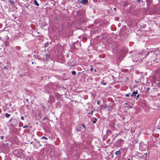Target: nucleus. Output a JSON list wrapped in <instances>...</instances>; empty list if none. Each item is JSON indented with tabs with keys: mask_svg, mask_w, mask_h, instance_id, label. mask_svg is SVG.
Here are the masks:
<instances>
[{
	"mask_svg": "<svg viewBox=\"0 0 160 160\" xmlns=\"http://www.w3.org/2000/svg\"><path fill=\"white\" fill-rule=\"evenodd\" d=\"M85 129V126L83 124H80L77 127V130L80 132H83Z\"/></svg>",
	"mask_w": 160,
	"mask_h": 160,
	"instance_id": "nucleus-1",
	"label": "nucleus"
},
{
	"mask_svg": "<svg viewBox=\"0 0 160 160\" xmlns=\"http://www.w3.org/2000/svg\"><path fill=\"white\" fill-rule=\"evenodd\" d=\"M126 51L125 50H122L119 52V59L122 58L124 57L126 53Z\"/></svg>",
	"mask_w": 160,
	"mask_h": 160,
	"instance_id": "nucleus-2",
	"label": "nucleus"
},
{
	"mask_svg": "<svg viewBox=\"0 0 160 160\" xmlns=\"http://www.w3.org/2000/svg\"><path fill=\"white\" fill-rule=\"evenodd\" d=\"M33 143V147L34 148H37V146L38 144H39V142H38V141H37L35 139V141L33 142H30V144H32Z\"/></svg>",
	"mask_w": 160,
	"mask_h": 160,
	"instance_id": "nucleus-3",
	"label": "nucleus"
},
{
	"mask_svg": "<svg viewBox=\"0 0 160 160\" xmlns=\"http://www.w3.org/2000/svg\"><path fill=\"white\" fill-rule=\"evenodd\" d=\"M79 2L82 4H86L88 2V1L87 0H83L80 1Z\"/></svg>",
	"mask_w": 160,
	"mask_h": 160,
	"instance_id": "nucleus-4",
	"label": "nucleus"
},
{
	"mask_svg": "<svg viewBox=\"0 0 160 160\" xmlns=\"http://www.w3.org/2000/svg\"><path fill=\"white\" fill-rule=\"evenodd\" d=\"M138 93L137 90L136 91H134L132 93V94L131 95L132 97H135L136 96V94H137Z\"/></svg>",
	"mask_w": 160,
	"mask_h": 160,
	"instance_id": "nucleus-5",
	"label": "nucleus"
},
{
	"mask_svg": "<svg viewBox=\"0 0 160 160\" xmlns=\"http://www.w3.org/2000/svg\"><path fill=\"white\" fill-rule=\"evenodd\" d=\"M33 4L36 6H39V4L38 3L36 0L33 1Z\"/></svg>",
	"mask_w": 160,
	"mask_h": 160,
	"instance_id": "nucleus-6",
	"label": "nucleus"
},
{
	"mask_svg": "<svg viewBox=\"0 0 160 160\" xmlns=\"http://www.w3.org/2000/svg\"><path fill=\"white\" fill-rule=\"evenodd\" d=\"M5 116L6 117L8 118L10 116V114L6 113H5Z\"/></svg>",
	"mask_w": 160,
	"mask_h": 160,
	"instance_id": "nucleus-7",
	"label": "nucleus"
},
{
	"mask_svg": "<svg viewBox=\"0 0 160 160\" xmlns=\"http://www.w3.org/2000/svg\"><path fill=\"white\" fill-rule=\"evenodd\" d=\"M49 43L48 42H46L44 44V46L45 47H48V46Z\"/></svg>",
	"mask_w": 160,
	"mask_h": 160,
	"instance_id": "nucleus-8",
	"label": "nucleus"
},
{
	"mask_svg": "<svg viewBox=\"0 0 160 160\" xmlns=\"http://www.w3.org/2000/svg\"><path fill=\"white\" fill-rule=\"evenodd\" d=\"M119 153H120V151L119 150L117 151L116 152H115V154L116 155H118V154H119Z\"/></svg>",
	"mask_w": 160,
	"mask_h": 160,
	"instance_id": "nucleus-9",
	"label": "nucleus"
},
{
	"mask_svg": "<svg viewBox=\"0 0 160 160\" xmlns=\"http://www.w3.org/2000/svg\"><path fill=\"white\" fill-rule=\"evenodd\" d=\"M41 139H45V140H47L48 138H47L46 137H44V136H43L41 138Z\"/></svg>",
	"mask_w": 160,
	"mask_h": 160,
	"instance_id": "nucleus-10",
	"label": "nucleus"
},
{
	"mask_svg": "<svg viewBox=\"0 0 160 160\" xmlns=\"http://www.w3.org/2000/svg\"><path fill=\"white\" fill-rule=\"evenodd\" d=\"M9 2H10L11 4H13L14 3V2L12 0H10L9 1Z\"/></svg>",
	"mask_w": 160,
	"mask_h": 160,
	"instance_id": "nucleus-11",
	"label": "nucleus"
},
{
	"mask_svg": "<svg viewBox=\"0 0 160 160\" xmlns=\"http://www.w3.org/2000/svg\"><path fill=\"white\" fill-rule=\"evenodd\" d=\"M76 72L75 71H72V75H74L76 74Z\"/></svg>",
	"mask_w": 160,
	"mask_h": 160,
	"instance_id": "nucleus-12",
	"label": "nucleus"
},
{
	"mask_svg": "<svg viewBox=\"0 0 160 160\" xmlns=\"http://www.w3.org/2000/svg\"><path fill=\"white\" fill-rule=\"evenodd\" d=\"M29 159L28 160H34V159L33 158L29 157L28 158V159Z\"/></svg>",
	"mask_w": 160,
	"mask_h": 160,
	"instance_id": "nucleus-13",
	"label": "nucleus"
},
{
	"mask_svg": "<svg viewBox=\"0 0 160 160\" xmlns=\"http://www.w3.org/2000/svg\"><path fill=\"white\" fill-rule=\"evenodd\" d=\"M130 93H128V94H126V96L127 97H128L129 96H130Z\"/></svg>",
	"mask_w": 160,
	"mask_h": 160,
	"instance_id": "nucleus-14",
	"label": "nucleus"
},
{
	"mask_svg": "<svg viewBox=\"0 0 160 160\" xmlns=\"http://www.w3.org/2000/svg\"><path fill=\"white\" fill-rule=\"evenodd\" d=\"M28 127V126L27 125H25L24 126H23V128H27Z\"/></svg>",
	"mask_w": 160,
	"mask_h": 160,
	"instance_id": "nucleus-15",
	"label": "nucleus"
},
{
	"mask_svg": "<svg viewBox=\"0 0 160 160\" xmlns=\"http://www.w3.org/2000/svg\"><path fill=\"white\" fill-rule=\"evenodd\" d=\"M101 83L102 84H103L104 85H106V83H104V82H101Z\"/></svg>",
	"mask_w": 160,
	"mask_h": 160,
	"instance_id": "nucleus-16",
	"label": "nucleus"
},
{
	"mask_svg": "<svg viewBox=\"0 0 160 160\" xmlns=\"http://www.w3.org/2000/svg\"><path fill=\"white\" fill-rule=\"evenodd\" d=\"M150 2V0H147V2L148 5L149 3V2Z\"/></svg>",
	"mask_w": 160,
	"mask_h": 160,
	"instance_id": "nucleus-17",
	"label": "nucleus"
},
{
	"mask_svg": "<svg viewBox=\"0 0 160 160\" xmlns=\"http://www.w3.org/2000/svg\"><path fill=\"white\" fill-rule=\"evenodd\" d=\"M97 103L98 105H99L100 104V101L99 100H98L97 102Z\"/></svg>",
	"mask_w": 160,
	"mask_h": 160,
	"instance_id": "nucleus-18",
	"label": "nucleus"
},
{
	"mask_svg": "<svg viewBox=\"0 0 160 160\" xmlns=\"http://www.w3.org/2000/svg\"><path fill=\"white\" fill-rule=\"evenodd\" d=\"M27 8H28L29 6V5H24Z\"/></svg>",
	"mask_w": 160,
	"mask_h": 160,
	"instance_id": "nucleus-19",
	"label": "nucleus"
},
{
	"mask_svg": "<svg viewBox=\"0 0 160 160\" xmlns=\"http://www.w3.org/2000/svg\"><path fill=\"white\" fill-rule=\"evenodd\" d=\"M21 119H22V120H23L24 119V117L23 116H22L21 117Z\"/></svg>",
	"mask_w": 160,
	"mask_h": 160,
	"instance_id": "nucleus-20",
	"label": "nucleus"
},
{
	"mask_svg": "<svg viewBox=\"0 0 160 160\" xmlns=\"http://www.w3.org/2000/svg\"><path fill=\"white\" fill-rule=\"evenodd\" d=\"M150 89V88L149 87H148L146 91L148 92V90Z\"/></svg>",
	"mask_w": 160,
	"mask_h": 160,
	"instance_id": "nucleus-21",
	"label": "nucleus"
},
{
	"mask_svg": "<svg viewBox=\"0 0 160 160\" xmlns=\"http://www.w3.org/2000/svg\"><path fill=\"white\" fill-rule=\"evenodd\" d=\"M46 56L47 58H49V55H48V54H47L46 55Z\"/></svg>",
	"mask_w": 160,
	"mask_h": 160,
	"instance_id": "nucleus-22",
	"label": "nucleus"
},
{
	"mask_svg": "<svg viewBox=\"0 0 160 160\" xmlns=\"http://www.w3.org/2000/svg\"><path fill=\"white\" fill-rule=\"evenodd\" d=\"M0 138H1V139H3V136H1V137H0Z\"/></svg>",
	"mask_w": 160,
	"mask_h": 160,
	"instance_id": "nucleus-23",
	"label": "nucleus"
},
{
	"mask_svg": "<svg viewBox=\"0 0 160 160\" xmlns=\"http://www.w3.org/2000/svg\"><path fill=\"white\" fill-rule=\"evenodd\" d=\"M158 86H160V82L158 83Z\"/></svg>",
	"mask_w": 160,
	"mask_h": 160,
	"instance_id": "nucleus-24",
	"label": "nucleus"
},
{
	"mask_svg": "<svg viewBox=\"0 0 160 160\" xmlns=\"http://www.w3.org/2000/svg\"><path fill=\"white\" fill-rule=\"evenodd\" d=\"M139 94H138V95H137V98H138V97H139Z\"/></svg>",
	"mask_w": 160,
	"mask_h": 160,
	"instance_id": "nucleus-25",
	"label": "nucleus"
},
{
	"mask_svg": "<svg viewBox=\"0 0 160 160\" xmlns=\"http://www.w3.org/2000/svg\"><path fill=\"white\" fill-rule=\"evenodd\" d=\"M96 122L95 121H93V123H95Z\"/></svg>",
	"mask_w": 160,
	"mask_h": 160,
	"instance_id": "nucleus-26",
	"label": "nucleus"
},
{
	"mask_svg": "<svg viewBox=\"0 0 160 160\" xmlns=\"http://www.w3.org/2000/svg\"><path fill=\"white\" fill-rule=\"evenodd\" d=\"M155 52V51H154V52H152V53L153 54H154Z\"/></svg>",
	"mask_w": 160,
	"mask_h": 160,
	"instance_id": "nucleus-27",
	"label": "nucleus"
},
{
	"mask_svg": "<svg viewBox=\"0 0 160 160\" xmlns=\"http://www.w3.org/2000/svg\"><path fill=\"white\" fill-rule=\"evenodd\" d=\"M128 104V103H124V104L125 105H127Z\"/></svg>",
	"mask_w": 160,
	"mask_h": 160,
	"instance_id": "nucleus-28",
	"label": "nucleus"
},
{
	"mask_svg": "<svg viewBox=\"0 0 160 160\" xmlns=\"http://www.w3.org/2000/svg\"><path fill=\"white\" fill-rule=\"evenodd\" d=\"M23 154L22 153V155H21V156H23Z\"/></svg>",
	"mask_w": 160,
	"mask_h": 160,
	"instance_id": "nucleus-29",
	"label": "nucleus"
},
{
	"mask_svg": "<svg viewBox=\"0 0 160 160\" xmlns=\"http://www.w3.org/2000/svg\"><path fill=\"white\" fill-rule=\"evenodd\" d=\"M46 119V118H45L44 119H43V120H45V119Z\"/></svg>",
	"mask_w": 160,
	"mask_h": 160,
	"instance_id": "nucleus-30",
	"label": "nucleus"
},
{
	"mask_svg": "<svg viewBox=\"0 0 160 160\" xmlns=\"http://www.w3.org/2000/svg\"><path fill=\"white\" fill-rule=\"evenodd\" d=\"M137 60H134V61H137Z\"/></svg>",
	"mask_w": 160,
	"mask_h": 160,
	"instance_id": "nucleus-31",
	"label": "nucleus"
},
{
	"mask_svg": "<svg viewBox=\"0 0 160 160\" xmlns=\"http://www.w3.org/2000/svg\"><path fill=\"white\" fill-rule=\"evenodd\" d=\"M33 63H34V62H32V64H33Z\"/></svg>",
	"mask_w": 160,
	"mask_h": 160,
	"instance_id": "nucleus-32",
	"label": "nucleus"
},
{
	"mask_svg": "<svg viewBox=\"0 0 160 160\" xmlns=\"http://www.w3.org/2000/svg\"><path fill=\"white\" fill-rule=\"evenodd\" d=\"M92 112H91V114H92Z\"/></svg>",
	"mask_w": 160,
	"mask_h": 160,
	"instance_id": "nucleus-33",
	"label": "nucleus"
},
{
	"mask_svg": "<svg viewBox=\"0 0 160 160\" xmlns=\"http://www.w3.org/2000/svg\"><path fill=\"white\" fill-rule=\"evenodd\" d=\"M130 160V159H128V160Z\"/></svg>",
	"mask_w": 160,
	"mask_h": 160,
	"instance_id": "nucleus-34",
	"label": "nucleus"
},
{
	"mask_svg": "<svg viewBox=\"0 0 160 160\" xmlns=\"http://www.w3.org/2000/svg\"><path fill=\"white\" fill-rule=\"evenodd\" d=\"M138 1L139 2H140V0H138Z\"/></svg>",
	"mask_w": 160,
	"mask_h": 160,
	"instance_id": "nucleus-35",
	"label": "nucleus"
},
{
	"mask_svg": "<svg viewBox=\"0 0 160 160\" xmlns=\"http://www.w3.org/2000/svg\"><path fill=\"white\" fill-rule=\"evenodd\" d=\"M114 10H115V9H116V8H114Z\"/></svg>",
	"mask_w": 160,
	"mask_h": 160,
	"instance_id": "nucleus-36",
	"label": "nucleus"
},
{
	"mask_svg": "<svg viewBox=\"0 0 160 160\" xmlns=\"http://www.w3.org/2000/svg\"><path fill=\"white\" fill-rule=\"evenodd\" d=\"M92 68L91 69V70H92Z\"/></svg>",
	"mask_w": 160,
	"mask_h": 160,
	"instance_id": "nucleus-37",
	"label": "nucleus"
},
{
	"mask_svg": "<svg viewBox=\"0 0 160 160\" xmlns=\"http://www.w3.org/2000/svg\"><path fill=\"white\" fill-rule=\"evenodd\" d=\"M28 99H27V101H28Z\"/></svg>",
	"mask_w": 160,
	"mask_h": 160,
	"instance_id": "nucleus-38",
	"label": "nucleus"
}]
</instances>
